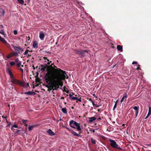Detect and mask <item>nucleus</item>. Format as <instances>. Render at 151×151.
I'll list each match as a JSON object with an SVG mask.
<instances>
[{
	"instance_id": "nucleus-61",
	"label": "nucleus",
	"mask_w": 151,
	"mask_h": 151,
	"mask_svg": "<svg viewBox=\"0 0 151 151\" xmlns=\"http://www.w3.org/2000/svg\"><path fill=\"white\" fill-rule=\"evenodd\" d=\"M61 99H64V97H62L61 98Z\"/></svg>"
},
{
	"instance_id": "nucleus-60",
	"label": "nucleus",
	"mask_w": 151,
	"mask_h": 151,
	"mask_svg": "<svg viewBox=\"0 0 151 151\" xmlns=\"http://www.w3.org/2000/svg\"><path fill=\"white\" fill-rule=\"evenodd\" d=\"M66 93H69V91H66Z\"/></svg>"
},
{
	"instance_id": "nucleus-38",
	"label": "nucleus",
	"mask_w": 151,
	"mask_h": 151,
	"mask_svg": "<svg viewBox=\"0 0 151 151\" xmlns=\"http://www.w3.org/2000/svg\"><path fill=\"white\" fill-rule=\"evenodd\" d=\"M14 35H16L17 34V30H14Z\"/></svg>"
},
{
	"instance_id": "nucleus-44",
	"label": "nucleus",
	"mask_w": 151,
	"mask_h": 151,
	"mask_svg": "<svg viewBox=\"0 0 151 151\" xmlns=\"http://www.w3.org/2000/svg\"><path fill=\"white\" fill-rule=\"evenodd\" d=\"M63 127H65L68 130L70 131H71V130L69 128H68V127H66L65 126H63Z\"/></svg>"
},
{
	"instance_id": "nucleus-26",
	"label": "nucleus",
	"mask_w": 151,
	"mask_h": 151,
	"mask_svg": "<svg viewBox=\"0 0 151 151\" xmlns=\"http://www.w3.org/2000/svg\"><path fill=\"white\" fill-rule=\"evenodd\" d=\"M118 100H117L116 101L115 103V104H114V107H113V110H114L116 108V106H117V103L118 102Z\"/></svg>"
},
{
	"instance_id": "nucleus-47",
	"label": "nucleus",
	"mask_w": 151,
	"mask_h": 151,
	"mask_svg": "<svg viewBox=\"0 0 151 151\" xmlns=\"http://www.w3.org/2000/svg\"><path fill=\"white\" fill-rule=\"evenodd\" d=\"M36 93L34 92H32V95H35Z\"/></svg>"
},
{
	"instance_id": "nucleus-37",
	"label": "nucleus",
	"mask_w": 151,
	"mask_h": 151,
	"mask_svg": "<svg viewBox=\"0 0 151 151\" xmlns=\"http://www.w3.org/2000/svg\"><path fill=\"white\" fill-rule=\"evenodd\" d=\"M78 97H75L73 96L72 97L71 99L73 100H77L78 99Z\"/></svg>"
},
{
	"instance_id": "nucleus-39",
	"label": "nucleus",
	"mask_w": 151,
	"mask_h": 151,
	"mask_svg": "<svg viewBox=\"0 0 151 151\" xmlns=\"http://www.w3.org/2000/svg\"><path fill=\"white\" fill-rule=\"evenodd\" d=\"M21 131L20 130H18L16 132V133L20 134H21Z\"/></svg>"
},
{
	"instance_id": "nucleus-63",
	"label": "nucleus",
	"mask_w": 151,
	"mask_h": 151,
	"mask_svg": "<svg viewBox=\"0 0 151 151\" xmlns=\"http://www.w3.org/2000/svg\"><path fill=\"white\" fill-rule=\"evenodd\" d=\"M62 120V119L61 118H60V119H59V120H60V121H61Z\"/></svg>"
},
{
	"instance_id": "nucleus-29",
	"label": "nucleus",
	"mask_w": 151,
	"mask_h": 151,
	"mask_svg": "<svg viewBox=\"0 0 151 151\" xmlns=\"http://www.w3.org/2000/svg\"><path fill=\"white\" fill-rule=\"evenodd\" d=\"M0 33L4 35V37H5V34L4 29L1 30L0 31Z\"/></svg>"
},
{
	"instance_id": "nucleus-27",
	"label": "nucleus",
	"mask_w": 151,
	"mask_h": 151,
	"mask_svg": "<svg viewBox=\"0 0 151 151\" xmlns=\"http://www.w3.org/2000/svg\"><path fill=\"white\" fill-rule=\"evenodd\" d=\"M24 94H27V95H32V92L31 91H28V92H25L24 93Z\"/></svg>"
},
{
	"instance_id": "nucleus-19",
	"label": "nucleus",
	"mask_w": 151,
	"mask_h": 151,
	"mask_svg": "<svg viewBox=\"0 0 151 151\" xmlns=\"http://www.w3.org/2000/svg\"><path fill=\"white\" fill-rule=\"evenodd\" d=\"M89 101H90L92 103V104L93 106H96L97 107H99L100 105H97L96 104H95L94 103L93 101L91 99H88Z\"/></svg>"
},
{
	"instance_id": "nucleus-6",
	"label": "nucleus",
	"mask_w": 151,
	"mask_h": 151,
	"mask_svg": "<svg viewBox=\"0 0 151 151\" xmlns=\"http://www.w3.org/2000/svg\"><path fill=\"white\" fill-rule=\"evenodd\" d=\"M75 51L76 52V53L77 54L80 55H81V57H83L85 55V53H88V50H75Z\"/></svg>"
},
{
	"instance_id": "nucleus-57",
	"label": "nucleus",
	"mask_w": 151,
	"mask_h": 151,
	"mask_svg": "<svg viewBox=\"0 0 151 151\" xmlns=\"http://www.w3.org/2000/svg\"><path fill=\"white\" fill-rule=\"evenodd\" d=\"M6 122L7 123H9V122H8V121L7 120V119H6Z\"/></svg>"
},
{
	"instance_id": "nucleus-32",
	"label": "nucleus",
	"mask_w": 151,
	"mask_h": 151,
	"mask_svg": "<svg viewBox=\"0 0 151 151\" xmlns=\"http://www.w3.org/2000/svg\"><path fill=\"white\" fill-rule=\"evenodd\" d=\"M91 141L92 143L95 144L96 143V141L92 138H91Z\"/></svg>"
},
{
	"instance_id": "nucleus-40",
	"label": "nucleus",
	"mask_w": 151,
	"mask_h": 151,
	"mask_svg": "<svg viewBox=\"0 0 151 151\" xmlns=\"http://www.w3.org/2000/svg\"><path fill=\"white\" fill-rule=\"evenodd\" d=\"M1 10H2V13H3L2 16H3L4 15V14H5V10L4 9H1Z\"/></svg>"
},
{
	"instance_id": "nucleus-17",
	"label": "nucleus",
	"mask_w": 151,
	"mask_h": 151,
	"mask_svg": "<svg viewBox=\"0 0 151 151\" xmlns=\"http://www.w3.org/2000/svg\"><path fill=\"white\" fill-rule=\"evenodd\" d=\"M117 49L120 52H122L123 51V47L121 45H118L117 46Z\"/></svg>"
},
{
	"instance_id": "nucleus-43",
	"label": "nucleus",
	"mask_w": 151,
	"mask_h": 151,
	"mask_svg": "<svg viewBox=\"0 0 151 151\" xmlns=\"http://www.w3.org/2000/svg\"><path fill=\"white\" fill-rule=\"evenodd\" d=\"M19 70L21 71L22 73L23 74L24 72L23 69L22 68H20V69H19Z\"/></svg>"
},
{
	"instance_id": "nucleus-21",
	"label": "nucleus",
	"mask_w": 151,
	"mask_h": 151,
	"mask_svg": "<svg viewBox=\"0 0 151 151\" xmlns=\"http://www.w3.org/2000/svg\"><path fill=\"white\" fill-rule=\"evenodd\" d=\"M71 133L75 136H79V134L80 133H79V134H78L76 133L73 130H71L70 131Z\"/></svg>"
},
{
	"instance_id": "nucleus-9",
	"label": "nucleus",
	"mask_w": 151,
	"mask_h": 151,
	"mask_svg": "<svg viewBox=\"0 0 151 151\" xmlns=\"http://www.w3.org/2000/svg\"><path fill=\"white\" fill-rule=\"evenodd\" d=\"M7 73L9 75L12 80L14 78L13 75L9 68H7Z\"/></svg>"
},
{
	"instance_id": "nucleus-64",
	"label": "nucleus",
	"mask_w": 151,
	"mask_h": 151,
	"mask_svg": "<svg viewBox=\"0 0 151 151\" xmlns=\"http://www.w3.org/2000/svg\"><path fill=\"white\" fill-rule=\"evenodd\" d=\"M98 111H100V109H98Z\"/></svg>"
},
{
	"instance_id": "nucleus-31",
	"label": "nucleus",
	"mask_w": 151,
	"mask_h": 151,
	"mask_svg": "<svg viewBox=\"0 0 151 151\" xmlns=\"http://www.w3.org/2000/svg\"><path fill=\"white\" fill-rule=\"evenodd\" d=\"M15 63L14 61H11L10 63V65L11 66H13L15 65Z\"/></svg>"
},
{
	"instance_id": "nucleus-34",
	"label": "nucleus",
	"mask_w": 151,
	"mask_h": 151,
	"mask_svg": "<svg viewBox=\"0 0 151 151\" xmlns=\"http://www.w3.org/2000/svg\"><path fill=\"white\" fill-rule=\"evenodd\" d=\"M29 51V50H28L27 49L25 51L24 55H26L27 54H28V52Z\"/></svg>"
},
{
	"instance_id": "nucleus-51",
	"label": "nucleus",
	"mask_w": 151,
	"mask_h": 151,
	"mask_svg": "<svg viewBox=\"0 0 151 151\" xmlns=\"http://www.w3.org/2000/svg\"><path fill=\"white\" fill-rule=\"evenodd\" d=\"M2 117L3 118L6 119V116H2Z\"/></svg>"
},
{
	"instance_id": "nucleus-41",
	"label": "nucleus",
	"mask_w": 151,
	"mask_h": 151,
	"mask_svg": "<svg viewBox=\"0 0 151 151\" xmlns=\"http://www.w3.org/2000/svg\"><path fill=\"white\" fill-rule=\"evenodd\" d=\"M140 65H138V66L137 67L136 69L138 70H141V69L139 68H140Z\"/></svg>"
},
{
	"instance_id": "nucleus-49",
	"label": "nucleus",
	"mask_w": 151,
	"mask_h": 151,
	"mask_svg": "<svg viewBox=\"0 0 151 151\" xmlns=\"http://www.w3.org/2000/svg\"><path fill=\"white\" fill-rule=\"evenodd\" d=\"M69 96H70V98H71V99L72 98V97H73V96L71 94H70L69 95Z\"/></svg>"
},
{
	"instance_id": "nucleus-52",
	"label": "nucleus",
	"mask_w": 151,
	"mask_h": 151,
	"mask_svg": "<svg viewBox=\"0 0 151 151\" xmlns=\"http://www.w3.org/2000/svg\"><path fill=\"white\" fill-rule=\"evenodd\" d=\"M43 58L44 59V60H47V57H44Z\"/></svg>"
},
{
	"instance_id": "nucleus-50",
	"label": "nucleus",
	"mask_w": 151,
	"mask_h": 151,
	"mask_svg": "<svg viewBox=\"0 0 151 151\" xmlns=\"http://www.w3.org/2000/svg\"><path fill=\"white\" fill-rule=\"evenodd\" d=\"M52 62V61H50L49 62H48L47 63V64L48 65H50V63Z\"/></svg>"
},
{
	"instance_id": "nucleus-30",
	"label": "nucleus",
	"mask_w": 151,
	"mask_h": 151,
	"mask_svg": "<svg viewBox=\"0 0 151 151\" xmlns=\"http://www.w3.org/2000/svg\"><path fill=\"white\" fill-rule=\"evenodd\" d=\"M18 2L22 4H23L24 1L23 0H17Z\"/></svg>"
},
{
	"instance_id": "nucleus-55",
	"label": "nucleus",
	"mask_w": 151,
	"mask_h": 151,
	"mask_svg": "<svg viewBox=\"0 0 151 151\" xmlns=\"http://www.w3.org/2000/svg\"><path fill=\"white\" fill-rule=\"evenodd\" d=\"M92 95L93 96L96 97L95 94H93Z\"/></svg>"
},
{
	"instance_id": "nucleus-4",
	"label": "nucleus",
	"mask_w": 151,
	"mask_h": 151,
	"mask_svg": "<svg viewBox=\"0 0 151 151\" xmlns=\"http://www.w3.org/2000/svg\"><path fill=\"white\" fill-rule=\"evenodd\" d=\"M52 82H53L50 86V87H51L53 89V91H54V90H57L59 88V86L58 85V84L56 81L55 79L54 76V78L53 80H52L51 82H49V83H47L49 84H51L50 83Z\"/></svg>"
},
{
	"instance_id": "nucleus-33",
	"label": "nucleus",
	"mask_w": 151,
	"mask_h": 151,
	"mask_svg": "<svg viewBox=\"0 0 151 151\" xmlns=\"http://www.w3.org/2000/svg\"><path fill=\"white\" fill-rule=\"evenodd\" d=\"M13 127L15 128H17L18 127L17 125L16 124H14L12 126V127L11 128V130H12V129H13Z\"/></svg>"
},
{
	"instance_id": "nucleus-24",
	"label": "nucleus",
	"mask_w": 151,
	"mask_h": 151,
	"mask_svg": "<svg viewBox=\"0 0 151 151\" xmlns=\"http://www.w3.org/2000/svg\"><path fill=\"white\" fill-rule=\"evenodd\" d=\"M62 111L63 112L64 114H67V109L65 108H62Z\"/></svg>"
},
{
	"instance_id": "nucleus-15",
	"label": "nucleus",
	"mask_w": 151,
	"mask_h": 151,
	"mask_svg": "<svg viewBox=\"0 0 151 151\" xmlns=\"http://www.w3.org/2000/svg\"><path fill=\"white\" fill-rule=\"evenodd\" d=\"M32 46L33 47L35 48H37L38 47V44L36 41H35L33 43Z\"/></svg>"
},
{
	"instance_id": "nucleus-14",
	"label": "nucleus",
	"mask_w": 151,
	"mask_h": 151,
	"mask_svg": "<svg viewBox=\"0 0 151 151\" xmlns=\"http://www.w3.org/2000/svg\"><path fill=\"white\" fill-rule=\"evenodd\" d=\"M0 41L2 42L3 43L7 45H9V44H8L7 42H6V41L3 37H1L0 36Z\"/></svg>"
},
{
	"instance_id": "nucleus-2",
	"label": "nucleus",
	"mask_w": 151,
	"mask_h": 151,
	"mask_svg": "<svg viewBox=\"0 0 151 151\" xmlns=\"http://www.w3.org/2000/svg\"><path fill=\"white\" fill-rule=\"evenodd\" d=\"M47 72L44 76L45 81L47 83H49L53 80L54 77L55 76V73L50 70V69H53V67L52 65H47Z\"/></svg>"
},
{
	"instance_id": "nucleus-20",
	"label": "nucleus",
	"mask_w": 151,
	"mask_h": 151,
	"mask_svg": "<svg viewBox=\"0 0 151 151\" xmlns=\"http://www.w3.org/2000/svg\"><path fill=\"white\" fill-rule=\"evenodd\" d=\"M151 115V107L150 106L149 107V111L148 113L145 118V119L147 118H148L149 116H150Z\"/></svg>"
},
{
	"instance_id": "nucleus-36",
	"label": "nucleus",
	"mask_w": 151,
	"mask_h": 151,
	"mask_svg": "<svg viewBox=\"0 0 151 151\" xmlns=\"http://www.w3.org/2000/svg\"><path fill=\"white\" fill-rule=\"evenodd\" d=\"M12 53V55H13V56H16L18 54H17V52H14V53Z\"/></svg>"
},
{
	"instance_id": "nucleus-18",
	"label": "nucleus",
	"mask_w": 151,
	"mask_h": 151,
	"mask_svg": "<svg viewBox=\"0 0 151 151\" xmlns=\"http://www.w3.org/2000/svg\"><path fill=\"white\" fill-rule=\"evenodd\" d=\"M45 37L44 34L43 33L40 32L39 35V37L41 40H43Z\"/></svg>"
},
{
	"instance_id": "nucleus-22",
	"label": "nucleus",
	"mask_w": 151,
	"mask_h": 151,
	"mask_svg": "<svg viewBox=\"0 0 151 151\" xmlns=\"http://www.w3.org/2000/svg\"><path fill=\"white\" fill-rule=\"evenodd\" d=\"M14 49L15 50L17 51H19L20 50H21L22 51H23V50H22L21 48L16 46H15L14 47Z\"/></svg>"
},
{
	"instance_id": "nucleus-42",
	"label": "nucleus",
	"mask_w": 151,
	"mask_h": 151,
	"mask_svg": "<svg viewBox=\"0 0 151 151\" xmlns=\"http://www.w3.org/2000/svg\"><path fill=\"white\" fill-rule=\"evenodd\" d=\"M137 63V62H136V61H134V62H133L132 63V64L133 65H134V64H136Z\"/></svg>"
},
{
	"instance_id": "nucleus-58",
	"label": "nucleus",
	"mask_w": 151,
	"mask_h": 151,
	"mask_svg": "<svg viewBox=\"0 0 151 151\" xmlns=\"http://www.w3.org/2000/svg\"><path fill=\"white\" fill-rule=\"evenodd\" d=\"M51 90H52L51 88V89H48V91H51Z\"/></svg>"
},
{
	"instance_id": "nucleus-7",
	"label": "nucleus",
	"mask_w": 151,
	"mask_h": 151,
	"mask_svg": "<svg viewBox=\"0 0 151 151\" xmlns=\"http://www.w3.org/2000/svg\"><path fill=\"white\" fill-rule=\"evenodd\" d=\"M11 82L13 84H16L18 85H20L24 87L25 86V84L24 83L19 80L15 79L14 78L12 80Z\"/></svg>"
},
{
	"instance_id": "nucleus-28",
	"label": "nucleus",
	"mask_w": 151,
	"mask_h": 151,
	"mask_svg": "<svg viewBox=\"0 0 151 151\" xmlns=\"http://www.w3.org/2000/svg\"><path fill=\"white\" fill-rule=\"evenodd\" d=\"M13 56V55H12V53H10L9 54H8L6 56V58H7V59H9V58H10L12 57Z\"/></svg>"
},
{
	"instance_id": "nucleus-11",
	"label": "nucleus",
	"mask_w": 151,
	"mask_h": 151,
	"mask_svg": "<svg viewBox=\"0 0 151 151\" xmlns=\"http://www.w3.org/2000/svg\"><path fill=\"white\" fill-rule=\"evenodd\" d=\"M47 66V64H46L41 65H40V68H39V69L42 71H45V69L47 68V66Z\"/></svg>"
},
{
	"instance_id": "nucleus-53",
	"label": "nucleus",
	"mask_w": 151,
	"mask_h": 151,
	"mask_svg": "<svg viewBox=\"0 0 151 151\" xmlns=\"http://www.w3.org/2000/svg\"><path fill=\"white\" fill-rule=\"evenodd\" d=\"M11 123H9V124H8L7 126H10V125H11Z\"/></svg>"
},
{
	"instance_id": "nucleus-45",
	"label": "nucleus",
	"mask_w": 151,
	"mask_h": 151,
	"mask_svg": "<svg viewBox=\"0 0 151 151\" xmlns=\"http://www.w3.org/2000/svg\"><path fill=\"white\" fill-rule=\"evenodd\" d=\"M53 67H54V73H54L55 69H57L58 68H57V67L55 65H54Z\"/></svg>"
},
{
	"instance_id": "nucleus-48",
	"label": "nucleus",
	"mask_w": 151,
	"mask_h": 151,
	"mask_svg": "<svg viewBox=\"0 0 151 151\" xmlns=\"http://www.w3.org/2000/svg\"><path fill=\"white\" fill-rule=\"evenodd\" d=\"M77 100L78 101H80V102H81V98H80L79 99H77Z\"/></svg>"
},
{
	"instance_id": "nucleus-23",
	"label": "nucleus",
	"mask_w": 151,
	"mask_h": 151,
	"mask_svg": "<svg viewBox=\"0 0 151 151\" xmlns=\"http://www.w3.org/2000/svg\"><path fill=\"white\" fill-rule=\"evenodd\" d=\"M27 121L28 120H24L23 119L22 120V123L26 126H27L28 125L27 124H26V123Z\"/></svg>"
},
{
	"instance_id": "nucleus-13",
	"label": "nucleus",
	"mask_w": 151,
	"mask_h": 151,
	"mask_svg": "<svg viewBox=\"0 0 151 151\" xmlns=\"http://www.w3.org/2000/svg\"><path fill=\"white\" fill-rule=\"evenodd\" d=\"M127 98V94L126 93H125L124 94L121 100V102L122 103L124 101H126V99Z\"/></svg>"
},
{
	"instance_id": "nucleus-12",
	"label": "nucleus",
	"mask_w": 151,
	"mask_h": 151,
	"mask_svg": "<svg viewBox=\"0 0 151 151\" xmlns=\"http://www.w3.org/2000/svg\"><path fill=\"white\" fill-rule=\"evenodd\" d=\"M47 132L49 135L50 136H53L55 135V133L53 132L51 129H49L47 131Z\"/></svg>"
},
{
	"instance_id": "nucleus-5",
	"label": "nucleus",
	"mask_w": 151,
	"mask_h": 151,
	"mask_svg": "<svg viewBox=\"0 0 151 151\" xmlns=\"http://www.w3.org/2000/svg\"><path fill=\"white\" fill-rule=\"evenodd\" d=\"M109 141L111 142L110 145L112 147L116 149H118L119 150H122V148L120 147L119 145L116 144L115 141L109 139Z\"/></svg>"
},
{
	"instance_id": "nucleus-3",
	"label": "nucleus",
	"mask_w": 151,
	"mask_h": 151,
	"mask_svg": "<svg viewBox=\"0 0 151 151\" xmlns=\"http://www.w3.org/2000/svg\"><path fill=\"white\" fill-rule=\"evenodd\" d=\"M69 125L70 127L73 128H76L77 130L79 132H80L81 130L80 124L77 123L74 120H72L70 122Z\"/></svg>"
},
{
	"instance_id": "nucleus-56",
	"label": "nucleus",
	"mask_w": 151,
	"mask_h": 151,
	"mask_svg": "<svg viewBox=\"0 0 151 151\" xmlns=\"http://www.w3.org/2000/svg\"><path fill=\"white\" fill-rule=\"evenodd\" d=\"M33 69H34V70L35 69V68L34 66H33Z\"/></svg>"
},
{
	"instance_id": "nucleus-54",
	"label": "nucleus",
	"mask_w": 151,
	"mask_h": 151,
	"mask_svg": "<svg viewBox=\"0 0 151 151\" xmlns=\"http://www.w3.org/2000/svg\"><path fill=\"white\" fill-rule=\"evenodd\" d=\"M91 131H92L93 132H95V130L94 129H93Z\"/></svg>"
},
{
	"instance_id": "nucleus-10",
	"label": "nucleus",
	"mask_w": 151,
	"mask_h": 151,
	"mask_svg": "<svg viewBox=\"0 0 151 151\" xmlns=\"http://www.w3.org/2000/svg\"><path fill=\"white\" fill-rule=\"evenodd\" d=\"M133 109L135 110V117H137L139 112V107L138 106H135L133 107Z\"/></svg>"
},
{
	"instance_id": "nucleus-25",
	"label": "nucleus",
	"mask_w": 151,
	"mask_h": 151,
	"mask_svg": "<svg viewBox=\"0 0 151 151\" xmlns=\"http://www.w3.org/2000/svg\"><path fill=\"white\" fill-rule=\"evenodd\" d=\"M35 127V125H32L31 126L30 125H29L28 126V130L29 131H30L32 130V129L34 127Z\"/></svg>"
},
{
	"instance_id": "nucleus-1",
	"label": "nucleus",
	"mask_w": 151,
	"mask_h": 151,
	"mask_svg": "<svg viewBox=\"0 0 151 151\" xmlns=\"http://www.w3.org/2000/svg\"><path fill=\"white\" fill-rule=\"evenodd\" d=\"M54 72L55 79L59 86H62L63 83L62 80H64L66 78V76H67V78L68 77L65 72L60 68H57L55 69Z\"/></svg>"
},
{
	"instance_id": "nucleus-35",
	"label": "nucleus",
	"mask_w": 151,
	"mask_h": 151,
	"mask_svg": "<svg viewBox=\"0 0 151 151\" xmlns=\"http://www.w3.org/2000/svg\"><path fill=\"white\" fill-rule=\"evenodd\" d=\"M35 81L36 82H39L40 81V78H36Z\"/></svg>"
},
{
	"instance_id": "nucleus-59",
	"label": "nucleus",
	"mask_w": 151,
	"mask_h": 151,
	"mask_svg": "<svg viewBox=\"0 0 151 151\" xmlns=\"http://www.w3.org/2000/svg\"><path fill=\"white\" fill-rule=\"evenodd\" d=\"M21 66H22V67H23L24 65H21Z\"/></svg>"
},
{
	"instance_id": "nucleus-62",
	"label": "nucleus",
	"mask_w": 151,
	"mask_h": 151,
	"mask_svg": "<svg viewBox=\"0 0 151 151\" xmlns=\"http://www.w3.org/2000/svg\"><path fill=\"white\" fill-rule=\"evenodd\" d=\"M51 65H52H52H54V63L51 64Z\"/></svg>"
},
{
	"instance_id": "nucleus-8",
	"label": "nucleus",
	"mask_w": 151,
	"mask_h": 151,
	"mask_svg": "<svg viewBox=\"0 0 151 151\" xmlns=\"http://www.w3.org/2000/svg\"><path fill=\"white\" fill-rule=\"evenodd\" d=\"M15 61L16 63H17V66L18 68H19L20 67L21 62L20 61L19 59L17 58H16L15 59Z\"/></svg>"
},
{
	"instance_id": "nucleus-46",
	"label": "nucleus",
	"mask_w": 151,
	"mask_h": 151,
	"mask_svg": "<svg viewBox=\"0 0 151 151\" xmlns=\"http://www.w3.org/2000/svg\"><path fill=\"white\" fill-rule=\"evenodd\" d=\"M30 39V37L29 36H28L27 37V40L29 41Z\"/></svg>"
},
{
	"instance_id": "nucleus-16",
	"label": "nucleus",
	"mask_w": 151,
	"mask_h": 151,
	"mask_svg": "<svg viewBox=\"0 0 151 151\" xmlns=\"http://www.w3.org/2000/svg\"><path fill=\"white\" fill-rule=\"evenodd\" d=\"M89 122H92L96 120V118L95 116H93L91 117H88Z\"/></svg>"
}]
</instances>
